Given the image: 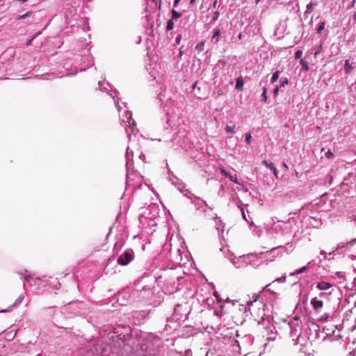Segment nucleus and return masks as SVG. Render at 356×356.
Masks as SVG:
<instances>
[{
  "label": "nucleus",
  "instance_id": "1",
  "mask_svg": "<svg viewBox=\"0 0 356 356\" xmlns=\"http://www.w3.org/2000/svg\"><path fill=\"white\" fill-rule=\"evenodd\" d=\"M133 259V256L130 252H125L118 258V263L122 266L127 265Z\"/></svg>",
  "mask_w": 356,
  "mask_h": 356
},
{
  "label": "nucleus",
  "instance_id": "2",
  "mask_svg": "<svg viewBox=\"0 0 356 356\" xmlns=\"http://www.w3.org/2000/svg\"><path fill=\"white\" fill-rule=\"evenodd\" d=\"M221 31L220 28L216 27L213 30V35L211 38V42L213 44H217L221 39Z\"/></svg>",
  "mask_w": 356,
  "mask_h": 356
},
{
  "label": "nucleus",
  "instance_id": "3",
  "mask_svg": "<svg viewBox=\"0 0 356 356\" xmlns=\"http://www.w3.org/2000/svg\"><path fill=\"white\" fill-rule=\"evenodd\" d=\"M311 305H312L313 309L316 312H318L323 306V300L319 299L318 297H315L311 300Z\"/></svg>",
  "mask_w": 356,
  "mask_h": 356
},
{
  "label": "nucleus",
  "instance_id": "4",
  "mask_svg": "<svg viewBox=\"0 0 356 356\" xmlns=\"http://www.w3.org/2000/svg\"><path fill=\"white\" fill-rule=\"evenodd\" d=\"M332 286V285L331 284H330L329 282H323V281L319 282L316 286L317 289H318L321 291L327 290L330 288H331Z\"/></svg>",
  "mask_w": 356,
  "mask_h": 356
},
{
  "label": "nucleus",
  "instance_id": "5",
  "mask_svg": "<svg viewBox=\"0 0 356 356\" xmlns=\"http://www.w3.org/2000/svg\"><path fill=\"white\" fill-rule=\"evenodd\" d=\"M262 163L264 164L267 168H269L272 170V172H273L274 175L276 177H277V169H276L275 166L274 165L273 163L268 162L267 161H263Z\"/></svg>",
  "mask_w": 356,
  "mask_h": 356
},
{
  "label": "nucleus",
  "instance_id": "6",
  "mask_svg": "<svg viewBox=\"0 0 356 356\" xmlns=\"http://www.w3.org/2000/svg\"><path fill=\"white\" fill-rule=\"evenodd\" d=\"M171 19L173 20H177L182 16V13L181 12L176 10L175 8H172L171 10Z\"/></svg>",
  "mask_w": 356,
  "mask_h": 356
},
{
  "label": "nucleus",
  "instance_id": "7",
  "mask_svg": "<svg viewBox=\"0 0 356 356\" xmlns=\"http://www.w3.org/2000/svg\"><path fill=\"white\" fill-rule=\"evenodd\" d=\"M244 81L242 76H239L236 79V88L238 90H242L243 87Z\"/></svg>",
  "mask_w": 356,
  "mask_h": 356
},
{
  "label": "nucleus",
  "instance_id": "8",
  "mask_svg": "<svg viewBox=\"0 0 356 356\" xmlns=\"http://www.w3.org/2000/svg\"><path fill=\"white\" fill-rule=\"evenodd\" d=\"M174 21L175 20L172 19L171 18L167 21L166 27H165L166 31H170L173 29L174 26H175Z\"/></svg>",
  "mask_w": 356,
  "mask_h": 356
},
{
  "label": "nucleus",
  "instance_id": "9",
  "mask_svg": "<svg viewBox=\"0 0 356 356\" xmlns=\"http://www.w3.org/2000/svg\"><path fill=\"white\" fill-rule=\"evenodd\" d=\"M204 44H205V40L204 41H202L199 43H197L195 46V49L198 51V52H202L204 50Z\"/></svg>",
  "mask_w": 356,
  "mask_h": 356
},
{
  "label": "nucleus",
  "instance_id": "10",
  "mask_svg": "<svg viewBox=\"0 0 356 356\" xmlns=\"http://www.w3.org/2000/svg\"><path fill=\"white\" fill-rule=\"evenodd\" d=\"M40 34V32H38L37 33L34 34L31 38H29L27 40H26V46H30L33 40L37 37Z\"/></svg>",
  "mask_w": 356,
  "mask_h": 356
},
{
  "label": "nucleus",
  "instance_id": "11",
  "mask_svg": "<svg viewBox=\"0 0 356 356\" xmlns=\"http://www.w3.org/2000/svg\"><path fill=\"white\" fill-rule=\"evenodd\" d=\"M32 13H33L32 11H29V12L26 13L24 15H18L16 19H26V18L30 17L32 15Z\"/></svg>",
  "mask_w": 356,
  "mask_h": 356
},
{
  "label": "nucleus",
  "instance_id": "12",
  "mask_svg": "<svg viewBox=\"0 0 356 356\" xmlns=\"http://www.w3.org/2000/svg\"><path fill=\"white\" fill-rule=\"evenodd\" d=\"M227 177H229V179L234 182V183H238V179H237V175L236 174H234V175H231L230 173L228 172V176H227Z\"/></svg>",
  "mask_w": 356,
  "mask_h": 356
},
{
  "label": "nucleus",
  "instance_id": "13",
  "mask_svg": "<svg viewBox=\"0 0 356 356\" xmlns=\"http://www.w3.org/2000/svg\"><path fill=\"white\" fill-rule=\"evenodd\" d=\"M219 16H220V12L216 10L213 13V16H212V18H211V22H215L216 21L218 20V19L219 18Z\"/></svg>",
  "mask_w": 356,
  "mask_h": 356
},
{
  "label": "nucleus",
  "instance_id": "14",
  "mask_svg": "<svg viewBox=\"0 0 356 356\" xmlns=\"http://www.w3.org/2000/svg\"><path fill=\"white\" fill-rule=\"evenodd\" d=\"M181 38L182 35L181 33L177 34L175 38V45H179L181 42Z\"/></svg>",
  "mask_w": 356,
  "mask_h": 356
},
{
  "label": "nucleus",
  "instance_id": "15",
  "mask_svg": "<svg viewBox=\"0 0 356 356\" xmlns=\"http://www.w3.org/2000/svg\"><path fill=\"white\" fill-rule=\"evenodd\" d=\"M266 92H267V89L266 88H264L263 89V92H262V95H261V97H262V101L264 102H266L267 101V96H266Z\"/></svg>",
  "mask_w": 356,
  "mask_h": 356
},
{
  "label": "nucleus",
  "instance_id": "16",
  "mask_svg": "<svg viewBox=\"0 0 356 356\" xmlns=\"http://www.w3.org/2000/svg\"><path fill=\"white\" fill-rule=\"evenodd\" d=\"M245 141L248 144H250L252 141V136L250 132L245 134Z\"/></svg>",
  "mask_w": 356,
  "mask_h": 356
},
{
  "label": "nucleus",
  "instance_id": "17",
  "mask_svg": "<svg viewBox=\"0 0 356 356\" xmlns=\"http://www.w3.org/2000/svg\"><path fill=\"white\" fill-rule=\"evenodd\" d=\"M234 127H235V125L233 126V127H231V126H229V125H227L226 127H225V131L227 133H232V134H234Z\"/></svg>",
  "mask_w": 356,
  "mask_h": 356
},
{
  "label": "nucleus",
  "instance_id": "18",
  "mask_svg": "<svg viewBox=\"0 0 356 356\" xmlns=\"http://www.w3.org/2000/svg\"><path fill=\"white\" fill-rule=\"evenodd\" d=\"M331 293H325V292H321L319 293L318 295V298L319 299H323V298H327L330 295Z\"/></svg>",
  "mask_w": 356,
  "mask_h": 356
},
{
  "label": "nucleus",
  "instance_id": "19",
  "mask_svg": "<svg viewBox=\"0 0 356 356\" xmlns=\"http://www.w3.org/2000/svg\"><path fill=\"white\" fill-rule=\"evenodd\" d=\"M355 243H356V238L353 239V240H351V241H349V242H347V243H346V245H343V247L349 248V247H350V246L353 245H354V244H355Z\"/></svg>",
  "mask_w": 356,
  "mask_h": 356
},
{
  "label": "nucleus",
  "instance_id": "20",
  "mask_svg": "<svg viewBox=\"0 0 356 356\" xmlns=\"http://www.w3.org/2000/svg\"><path fill=\"white\" fill-rule=\"evenodd\" d=\"M305 269H306L305 266L302 267L301 268H300L298 270H296L295 272L291 273V275H293L295 274H298V273H302Z\"/></svg>",
  "mask_w": 356,
  "mask_h": 356
},
{
  "label": "nucleus",
  "instance_id": "21",
  "mask_svg": "<svg viewBox=\"0 0 356 356\" xmlns=\"http://www.w3.org/2000/svg\"><path fill=\"white\" fill-rule=\"evenodd\" d=\"M325 28V22H323L321 23L317 29V33H320Z\"/></svg>",
  "mask_w": 356,
  "mask_h": 356
},
{
  "label": "nucleus",
  "instance_id": "22",
  "mask_svg": "<svg viewBox=\"0 0 356 356\" xmlns=\"http://www.w3.org/2000/svg\"><path fill=\"white\" fill-rule=\"evenodd\" d=\"M302 55V51H300V50H298V51L296 52V54H295V58H296V59H299V58H301Z\"/></svg>",
  "mask_w": 356,
  "mask_h": 356
},
{
  "label": "nucleus",
  "instance_id": "23",
  "mask_svg": "<svg viewBox=\"0 0 356 356\" xmlns=\"http://www.w3.org/2000/svg\"><path fill=\"white\" fill-rule=\"evenodd\" d=\"M211 6L213 8H219L220 7V4H218V0H214Z\"/></svg>",
  "mask_w": 356,
  "mask_h": 356
},
{
  "label": "nucleus",
  "instance_id": "24",
  "mask_svg": "<svg viewBox=\"0 0 356 356\" xmlns=\"http://www.w3.org/2000/svg\"><path fill=\"white\" fill-rule=\"evenodd\" d=\"M220 173L222 175L227 177L228 176V172L225 170L223 167L220 168Z\"/></svg>",
  "mask_w": 356,
  "mask_h": 356
},
{
  "label": "nucleus",
  "instance_id": "25",
  "mask_svg": "<svg viewBox=\"0 0 356 356\" xmlns=\"http://www.w3.org/2000/svg\"><path fill=\"white\" fill-rule=\"evenodd\" d=\"M322 44L318 46L317 49L314 52L315 57H317V55L321 51Z\"/></svg>",
  "mask_w": 356,
  "mask_h": 356
},
{
  "label": "nucleus",
  "instance_id": "26",
  "mask_svg": "<svg viewBox=\"0 0 356 356\" xmlns=\"http://www.w3.org/2000/svg\"><path fill=\"white\" fill-rule=\"evenodd\" d=\"M279 77V74L278 72H275L273 74V76H272V82H275V81H277V79H278Z\"/></svg>",
  "mask_w": 356,
  "mask_h": 356
},
{
  "label": "nucleus",
  "instance_id": "27",
  "mask_svg": "<svg viewBox=\"0 0 356 356\" xmlns=\"http://www.w3.org/2000/svg\"><path fill=\"white\" fill-rule=\"evenodd\" d=\"M333 153L330 151V150H328L326 153H325V156L326 158L327 159H331L333 157Z\"/></svg>",
  "mask_w": 356,
  "mask_h": 356
},
{
  "label": "nucleus",
  "instance_id": "28",
  "mask_svg": "<svg viewBox=\"0 0 356 356\" xmlns=\"http://www.w3.org/2000/svg\"><path fill=\"white\" fill-rule=\"evenodd\" d=\"M181 0H174L173 1V8L177 7Z\"/></svg>",
  "mask_w": 356,
  "mask_h": 356
},
{
  "label": "nucleus",
  "instance_id": "29",
  "mask_svg": "<svg viewBox=\"0 0 356 356\" xmlns=\"http://www.w3.org/2000/svg\"><path fill=\"white\" fill-rule=\"evenodd\" d=\"M278 91H279V87L278 86H276L274 90H273V95L275 96L277 95L278 93Z\"/></svg>",
  "mask_w": 356,
  "mask_h": 356
},
{
  "label": "nucleus",
  "instance_id": "30",
  "mask_svg": "<svg viewBox=\"0 0 356 356\" xmlns=\"http://www.w3.org/2000/svg\"><path fill=\"white\" fill-rule=\"evenodd\" d=\"M344 67H351V64L349 63V60H346Z\"/></svg>",
  "mask_w": 356,
  "mask_h": 356
},
{
  "label": "nucleus",
  "instance_id": "31",
  "mask_svg": "<svg viewBox=\"0 0 356 356\" xmlns=\"http://www.w3.org/2000/svg\"><path fill=\"white\" fill-rule=\"evenodd\" d=\"M329 317V315L327 314H325L323 316H321V319L327 320Z\"/></svg>",
  "mask_w": 356,
  "mask_h": 356
},
{
  "label": "nucleus",
  "instance_id": "32",
  "mask_svg": "<svg viewBox=\"0 0 356 356\" xmlns=\"http://www.w3.org/2000/svg\"><path fill=\"white\" fill-rule=\"evenodd\" d=\"M197 0H190V2H189V5L190 6H192L193 5H194L195 3Z\"/></svg>",
  "mask_w": 356,
  "mask_h": 356
},
{
  "label": "nucleus",
  "instance_id": "33",
  "mask_svg": "<svg viewBox=\"0 0 356 356\" xmlns=\"http://www.w3.org/2000/svg\"><path fill=\"white\" fill-rule=\"evenodd\" d=\"M300 64L302 65V67H307V65L306 63H305L304 60L302 59L300 60Z\"/></svg>",
  "mask_w": 356,
  "mask_h": 356
},
{
  "label": "nucleus",
  "instance_id": "34",
  "mask_svg": "<svg viewBox=\"0 0 356 356\" xmlns=\"http://www.w3.org/2000/svg\"><path fill=\"white\" fill-rule=\"evenodd\" d=\"M243 35L242 33H240L238 35V36H237V39H238V40H241V39H242V38H243Z\"/></svg>",
  "mask_w": 356,
  "mask_h": 356
},
{
  "label": "nucleus",
  "instance_id": "35",
  "mask_svg": "<svg viewBox=\"0 0 356 356\" xmlns=\"http://www.w3.org/2000/svg\"><path fill=\"white\" fill-rule=\"evenodd\" d=\"M248 306H249V310H251L250 307H251V306H253V302H249V303H248Z\"/></svg>",
  "mask_w": 356,
  "mask_h": 356
},
{
  "label": "nucleus",
  "instance_id": "36",
  "mask_svg": "<svg viewBox=\"0 0 356 356\" xmlns=\"http://www.w3.org/2000/svg\"><path fill=\"white\" fill-rule=\"evenodd\" d=\"M94 65V63H88L86 67H92Z\"/></svg>",
  "mask_w": 356,
  "mask_h": 356
},
{
  "label": "nucleus",
  "instance_id": "37",
  "mask_svg": "<svg viewBox=\"0 0 356 356\" xmlns=\"http://www.w3.org/2000/svg\"><path fill=\"white\" fill-rule=\"evenodd\" d=\"M182 54H183V51L181 49H180L179 52V56L181 57Z\"/></svg>",
  "mask_w": 356,
  "mask_h": 356
},
{
  "label": "nucleus",
  "instance_id": "38",
  "mask_svg": "<svg viewBox=\"0 0 356 356\" xmlns=\"http://www.w3.org/2000/svg\"><path fill=\"white\" fill-rule=\"evenodd\" d=\"M280 31V28H277V29L275 30V35H277L278 34V31Z\"/></svg>",
  "mask_w": 356,
  "mask_h": 356
},
{
  "label": "nucleus",
  "instance_id": "39",
  "mask_svg": "<svg viewBox=\"0 0 356 356\" xmlns=\"http://www.w3.org/2000/svg\"><path fill=\"white\" fill-rule=\"evenodd\" d=\"M287 83H288V81H287V79H286L284 81H283L282 85L284 86V84H287Z\"/></svg>",
  "mask_w": 356,
  "mask_h": 356
},
{
  "label": "nucleus",
  "instance_id": "40",
  "mask_svg": "<svg viewBox=\"0 0 356 356\" xmlns=\"http://www.w3.org/2000/svg\"><path fill=\"white\" fill-rule=\"evenodd\" d=\"M28 0H19V1H20L21 3H25Z\"/></svg>",
  "mask_w": 356,
  "mask_h": 356
},
{
  "label": "nucleus",
  "instance_id": "41",
  "mask_svg": "<svg viewBox=\"0 0 356 356\" xmlns=\"http://www.w3.org/2000/svg\"><path fill=\"white\" fill-rule=\"evenodd\" d=\"M355 3V0H353L352 1L351 6H354Z\"/></svg>",
  "mask_w": 356,
  "mask_h": 356
},
{
  "label": "nucleus",
  "instance_id": "42",
  "mask_svg": "<svg viewBox=\"0 0 356 356\" xmlns=\"http://www.w3.org/2000/svg\"><path fill=\"white\" fill-rule=\"evenodd\" d=\"M196 85H197V82H195V83L193 84V88H196Z\"/></svg>",
  "mask_w": 356,
  "mask_h": 356
},
{
  "label": "nucleus",
  "instance_id": "43",
  "mask_svg": "<svg viewBox=\"0 0 356 356\" xmlns=\"http://www.w3.org/2000/svg\"><path fill=\"white\" fill-rule=\"evenodd\" d=\"M346 73H348L350 72V68H346Z\"/></svg>",
  "mask_w": 356,
  "mask_h": 356
},
{
  "label": "nucleus",
  "instance_id": "44",
  "mask_svg": "<svg viewBox=\"0 0 356 356\" xmlns=\"http://www.w3.org/2000/svg\"><path fill=\"white\" fill-rule=\"evenodd\" d=\"M293 331L291 329V332H290L291 337L293 335Z\"/></svg>",
  "mask_w": 356,
  "mask_h": 356
},
{
  "label": "nucleus",
  "instance_id": "45",
  "mask_svg": "<svg viewBox=\"0 0 356 356\" xmlns=\"http://www.w3.org/2000/svg\"><path fill=\"white\" fill-rule=\"evenodd\" d=\"M294 336H296V337H300V334H296H296H294Z\"/></svg>",
  "mask_w": 356,
  "mask_h": 356
},
{
  "label": "nucleus",
  "instance_id": "46",
  "mask_svg": "<svg viewBox=\"0 0 356 356\" xmlns=\"http://www.w3.org/2000/svg\"><path fill=\"white\" fill-rule=\"evenodd\" d=\"M154 2H156V0H152ZM161 0H159V4L161 5Z\"/></svg>",
  "mask_w": 356,
  "mask_h": 356
},
{
  "label": "nucleus",
  "instance_id": "47",
  "mask_svg": "<svg viewBox=\"0 0 356 356\" xmlns=\"http://www.w3.org/2000/svg\"><path fill=\"white\" fill-rule=\"evenodd\" d=\"M350 220H355V218H353V217H350Z\"/></svg>",
  "mask_w": 356,
  "mask_h": 356
},
{
  "label": "nucleus",
  "instance_id": "48",
  "mask_svg": "<svg viewBox=\"0 0 356 356\" xmlns=\"http://www.w3.org/2000/svg\"><path fill=\"white\" fill-rule=\"evenodd\" d=\"M354 18L356 19V13L354 15Z\"/></svg>",
  "mask_w": 356,
  "mask_h": 356
},
{
  "label": "nucleus",
  "instance_id": "49",
  "mask_svg": "<svg viewBox=\"0 0 356 356\" xmlns=\"http://www.w3.org/2000/svg\"><path fill=\"white\" fill-rule=\"evenodd\" d=\"M85 58H86V59H88V58H89V56H86V57H85Z\"/></svg>",
  "mask_w": 356,
  "mask_h": 356
},
{
  "label": "nucleus",
  "instance_id": "50",
  "mask_svg": "<svg viewBox=\"0 0 356 356\" xmlns=\"http://www.w3.org/2000/svg\"><path fill=\"white\" fill-rule=\"evenodd\" d=\"M260 0H257L256 2L258 3Z\"/></svg>",
  "mask_w": 356,
  "mask_h": 356
}]
</instances>
